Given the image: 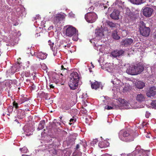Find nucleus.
<instances>
[{
  "mask_svg": "<svg viewBox=\"0 0 156 156\" xmlns=\"http://www.w3.org/2000/svg\"><path fill=\"white\" fill-rule=\"evenodd\" d=\"M18 71L17 69H16V71Z\"/></svg>",
  "mask_w": 156,
  "mask_h": 156,
  "instance_id": "69168bd1",
  "label": "nucleus"
},
{
  "mask_svg": "<svg viewBox=\"0 0 156 156\" xmlns=\"http://www.w3.org/2000/svg\"><path fill=\"white\" fill-rule=\"evenodd\" d=\"M13 107L16 108L17 109L18 108V104L16 103L15 101L13 102Z\"/></svg>",
  "mask_w": 156,
  "mask_h": 156,
  "instance_id": "a19ab883",
  "label": "nucleus"
},
{
  "mask_svg": "<svg viewBox=\"0 0 156 156\" xmlns=\"http://www.w3.org/2000/svg\"><path fill=\"white\" fill-rule=\"evenodd\" d=\"M128 87H127L125 86L123 84V85L122 87H120L119 89V90H122L123 92L126 91L128 90Z\"/></svg>",
  "mask_w": 156,
  "mask_h": 156,
  "instance_id": "c9c22d12",
  "label": "nucleus"
},
{
  "mask_svg": "<svg viewBox=\"0 0 156 156\" xmlns=\"http://www.w3.org/2000/svg\"><path fill=\"white\" fill-rule=\"evenodd\" d=\"M85 122L87 123H88V120L87 118H86L85 119Z\"/></svg>",
  "mask_w": 156,
  "mask_h": 156,
  "instance_id": "603ef678",
  "label": "nucleus"
},
{
  "mask_svg": "<svg viewBox=\"0 0 156 156\" xmlns=\"http://www.w3.org/2000/svg\"><path fill=\"white\" fill-rule=\"evenodd\" d=\"M139 29L140 34L143 36L147 37L149 35L150 32V28L146 27L143 21L140 22Z\"/></svg>",
  "mask_w": 156,
  "mask_h": 156,
  "instance_id": "20e7f679",
  "label": "nucleus"
},
{
  "mask_svg": "<svg viewBox=\"0 0 156 156\" xmlns=\"http://www.w3.org/2000/svg\"><path fill=\"white\" fill-rule=\"evenodd\" d=\"M69 16L71 17H74L75 15L71 12L69 13Z\"/></svg>",
  "mask_w": 156,
  "mask_h": 156,
  "instance_id": "79ce46f5",
  "label": "nucleus"
},
{
  "mask_svg": "<svg viewBox=\"0 0 156 156\" xmlns=\"http://www.w3.org/2000/svg\"><path fill=\"white\" fill-rule=\"evenodd\" d=\"M111 82L112 83L114 86L117 88H119L120 87H122L123 85V83L121 82L117 78L114 76L111 81Z\"/></svg>",
  "mask_w": 156,
  "mask_h": 156,
  "instance_id": "9b49d317",
  "label": "nucleus"
},
{
  "mask_svg": "<svg viewBox=\"0 0 156 156\" xmlns=\"http://www.w3.org/2000/svg\"><path fill=\"white\" fill-rule=\"evenodd\" d=\"M98 142V140L97 139L94 140L93 141V143L94 144H96Z\"/></svg>",
  "mask_w": 156,
  "mask_h": 156,
  "instance_id": "de8ad7c7",
  "label": "nucleus"
},
{
  "mask_svg": "<svg viewBox=\"0 0 156 156\" xmlns=\"http://www.w3.org/2000/svg\"><path fill=\"white\" fill-rule=\"evenodd\" d=\"M23 129L24 130L25 134L27 136H29L32 134V131L30 129V128H27V126H25L23 128Z\"/></svg>",
  "mask_w": 156,
  "mask_h": 156,
  "instance_id": "bb28decb",
  "label": "nucleus"
},
{
  "mask_svg": "<svg viewBox=\"0 0 156 156\" xmlns=\"http://www.w3.org/2000/svg\"><path fill=\"white\" fill-rule=\"evenodd\" d=\"M150 115V113L148 112H147L146 113L145 116L146 118H148L149 117Z\"/></svg>",
  "mask_w": 156,
  "mask_h": 156,
  "instance_id": "a18cd8bd",
  "label": "nucleus"
},
{
  "mask_svg": "<svg viewBox=\"0 0 156 156\" xmlns=\"http://www.w3.org/2000/svg\"><path fill=\"white\" fill-rule=\"evenodd\" d=\"M40 18V17L39 15H37L36 17L34 19H35V20H36L39 21V19Z\"/></svg>",
  "mask_w": 156,
  "mask_h": 156,
  "instance_id": "49530a36",
  "label": "nucleus"
},
{
  "mask_svg": "<svg viewBox=\"0 0 156 156\" xmlns=\"http://www.w3.org/2000/svg\"><path fill=\"white\" fill-rule=\"evenodd\" d=\"M65 14L63 13H59L54 14L52 17V20L55 24H57L63 20L66 16Z\"/></svg>",
  "mask_w": 156,
  "mask_h": 156,
  "instance_id": "0eeeda50",
  "label": "nucleus"
},
{
  "mask_svg": "<svg viewBox=\"0 0 156 156\" xmlns=\"http://www.w3.org/2000/svg\"><path fill=\"white\" fill-rule=\"evenodd\" d=\"M100 5H101L102 7H104V9L107 8V6L105 4L101 3V4H100Z\"/></svg>",
  "mask_w": 156,
  "mask_h": 156,
  "instance_id": "c03bdc74",
  "label": "nucleus"
},
{
  "mask_svg": "<svg viewBox=\"0 0 156 156\" xmlns=\"http://www.w3.org/2000/svg\"><path fill=\"white\" fill-rule=\"evenodd\" d=\"M136 98L138 101L142 102L145 100V95L141 94H139L137 95Z\"/></svg>",
  "mask_w": 156,
  "mask_h": 156,
  "instance_id": "c85d7f7f",
  "label": "nucleus"
},
{
  "mask_svg": "<svg viewBox=\"0 0 156 156\" xmlns=\"http://www.w3.org/2000/svg\"><path fill=\"white\" fill-rule=\"evenodd\" d=\"M105 67V70L109 73H112L114 69L113 65L110 63H106Z\"/></svg>",
  "mask_w": 156,
  "mask_h": 156,
  "instance_id": "b1692460",
  "label": "nucleus"
},
{
  "mask_svg": "<svg viewBox=\"0 0 156 156\" xmlns=\"http://www.w3.org/2000/svg\"><path fill=\"white\" fill-rule=\"evenodd\" d=\"M63 74L62 73H61L60 75L54 72L52 74V79L53 81L55 83L60 81L62 80Z\"/></svg>",
  "mask_w": 156,
  "mask_h": 156,
  "instance_id": "ddd939ff",
  "label": "nucleus"
},
{
  "mask_svg": "<svg viewBox=\"0 0 156 156\" xmlns=\"http://www.w3.org/2000/svg\"><path fill=\"white\" fill-rule=\"evenodd\" d=\"M101 42L100 41H93L92 43L94 44V48L97 50H99L101 52H103L104 50V48H102V44H100V43Z\"/></svg>",
  "mask_w": 156,
  "mask_h": 156,
  "instance_id": "4468645a",
  "label": "nucleus"
},
{
  "mask_svg": "<svg viewBox=\"0 0 156 156\" xmlns=\"http://www.w3.org/2000/svg\"><path fill=\"white\" fill-rule=\"evenodd\" d=\"M119 101L120 102V104L119 105H116L112 101H110L108 105L105 107V109L107 110L116 109L119 108L120 106H123V108L125 109L136 108V107L132 106L126 102L123 99L119 98Z\"/></svg>",
  "mask_w": 156,
  "mask_h": 156,
  "instance_id": "f257e3e1",
  "label": "nucleus"
},
{
  "mask_svg": "<svg viewBox=\"0 0 156 156\" xmlns=\"http://www.w3.org/2000/svg\"><path fill=\"white\" fill-rule=\"evenodd\" d=\"M122 50H114L110 53L111 56L113 58H119L123 53Z\"/></svg>",
  "mask_w": 156,
  "mask_h": 156,
  "instance_id": "2eb2a0df",
  "label": "nucleus"
},
{
  "mask_svg": "<svg viewBox=\"0 0 156 156\" xmlns=\"http://www.w3.org/2000/svg\"><path fill=\"white\" fill-rule=\"evenodd\" d=\"M132 3L136 5H140L143 3L142 0H130Z\"/></svg>",
  "mask_w": 156,
  "mask_h": 156,
  "instance_id": "473e14b6",
  "label": "nucleus"
},
{
  "mask_svg": "<svg viewBox=\"0 0 156 156\" xmlns=\"http://www.w3.org/2000/svg\"><path fill=\"white\" fill-rule=\"evenodd\" d=\"M91 87L92 89L95 90H97L100 87H101V89H102L103 88V86L101 84V83H99L97 81L93 83H91Z\"/></svg>",
  "mask_w": 156,
  "mask_h": 156,
  "instance_id": "5701e85b",
  "label": "nucleus"
},
{
  "mask_svg": "<svg viewBox=\"0 0 156 156\" xmlns=\"http://www.w3.org/2000/svg\"><path fill=\"white\" fill-rule=\"evenodd\" d=\"M98 18L97 15L94 12H87L85 15V18L87 22L92 23L95 21Z\"/></svg>",
  "mask_w": 156,
  "mask_h": 156,
  "instance_id": "423d86ee",
  "label": "nucleus"
},
{
  "mask_svg": "<svg viewBox=\"0 0 156 156\" xmlns=\"http://www.w3.org/2000/svg\"><path fill=\"white\" fill-rule=\"evenodd\" d=\"M154 12V10L151 8L146 7L143 9V15L145 17H149L151 16Z\"/></svg>",
  "mask_w": 156,
  "mask_h": 156,
  "instance_id": "1a4fd4ad",
  "label": "nucleus"
},
{
  "mask_svg": "<svg viewBox=\"0 0 156 156\" xmlns=\"http://www.w3.org/2000/svg\"><path fill=\"white\" fill-rule=\"evenodd\" d=\"M134 66L136 75L140 74L143 71L144 69V65L142 63H139L136 64Z\"/></svg>",
  "mask_w": 156,
  "mask_h": 156,
  "instance_id": "dca6fc26",
  "label": "nucleus"
},
{
  "mask_svg": "<svg viewBox=\"0 0 156 156\" xmlns=\"http://www.w3.org/2000/svg\"><path fill=\"white\" fill-rule=\"evenodd\" d=\"M11 108V109H12V108H13V107H9V108Z\"/></svg>",
  "mask_w": 156,
  "mask_h": 156,
  "instance_id": "e2e57ef3",
  "label": "nucleus"
},
{
  "mask_svg": "<svg viewBox=\"0 0 156 156\" xmlns=\"http://www.w3.org/2000/svg\"><path fill=\"white\" fill-rule=\"evenodd\" d=\"M146 137L147 138H149L150 137V135L148 134H147V135L146 136Z\"/></svg>",
  "mask_w": 156,
  "mask_h": 156,
  "instance_id": "4d7b16f0",
  "label": "nucleus"
},
{
  "mask_svg": "<svg viewBox=\"0 0 156 156\" xmlns=\"http://www.w3.org/2000/svg\"><path fill=\"white\" fill-rule=\"evenodd\" d=\"M66 34L68 36H73V40L74 41H77L78 40V31L76 28L71 25H68L66 27Z\"/></svg>",
  "mask_w": 156,
  "mask_h": 156,
  "instance_id": "f03ea898",
  "label": "nucleus"
},
{
  "mask_svg": "<svg viewBox=\"0 0 156 156\" xmlns=\"http://www.w3.org/2000/svg\"><path fill=\"white\" fill-rule=\"evenodd\" d=\"M36 34L37 35V36H38V34L37 33Z\"/></svg>",
  "mask_w": 156,
  "mask_h": 156,
  "instance_id": "774afa93",
  "label": "nucleus"
},
{
  "mask_svg": "<svg viewBox=\"0 0 156 156\" xmlns=\"http://www.w3.org/2000/svg\"><path fill=\"white\" fill-rule=\"evenodd\" d=\"M76 121V119H75L72 118L70 119L69 121L70 122L69 123V124L71 125L73 123H74Z\"/></svg>",
  "mask_w": 156,
  "mask_h": 156,
  "instance_id": "ea45409f",
  "label": "nucleus"
},
{
  "mask_svg": "<svg viewBox=\"0 0 156 156\" xmlns=\"http://www.w3.org/2000/svg\"><path fill=\"white\" fill-rule=\"evenodd\" d=\"M71 46L70 44H66V45L63 46L66 49H67V48H69Z\"/></svg>",
  "mask_w": 156,
  "mask_h": 156,
  "instance_id": "37998d69",
  "label": "nucleus"
},
{
  "mask_svg": "<svg viewBox=\"0 0 156 156\" xmlns=\"http://www.w3.org/2000/svg\"><path fill=\"white\" fill-rule=\"evenodd\" d=\"M79 80H70L69 83V85L70 88L72 90H75L77 87Z\"/></svg>",
  "mask_w": 156,
  "mask_h": 156,
  "instance_id": "f3484780",
  "label": "nucleus"
},
{
  "mask_svg": "<svg viewBox=\"0 0 156 156\" xmlns=\"http://www.w3.org/2000/svg\"><path fill=\"white\" fill-rule=\"evenodd\" d=\"M119 137L122 140L130 141L133 140V138L129 131L125 129L122 130L119 133Z\"/></svg>",
  "mask_w": 156,
  "mask_h": 156,
  "instance_id": "7ed1b4c3",
  "label": "nucleus"
},
{
  "mask_svg": "<svg viewBox=\"0 0 156 156\" xmlns=\"http://www.w3.org/2000/svg\"><path fill=\"white\" fill-rule=\"evenodd\" d=\"M50 87L51 88H54V86L52 84L50 85Z\"/></svg>",
  "mask_w": 156,
  "mask_h": 156,
  "instance_id": "5fc2aeb1",
  "label": "nucleus"
},
{
  "mask_svg": "<svg viewBox=\"0 0 156 156\" xmlns=\"http://www.w3.org/2000/svg\"><path fill=\"white\" fill-rule=\"evenodd\" d=\"M41 66L42 69L46 71L47 70V67L46 66V65L44 63H43L42 64H41Z\"/></svg>",
  "mask_w": 156,
  "mask_h": 156,
  "instance_id": "4c0bfd02",
  "label": "nucleus"
},
{
  "mask_svg": "<svg viewBox=\"0 0 156 156\" xmlns=\"http://www.w3.org/2000/svg\"><path fill=\"white\" fill-rule=\"evenodd\" d=\"M92 9H94V8L93 6H91V7L89 8L88 9L89 11H91Z\"/></svg>",
  "mask_w": 156,
  "mask_h": 156,
  "instance_id": "8fccbe9b",
  "label": "nucleus"
},
{
  "mask_svg": "<svg viewBox=\"0 0 156 156\" xmlns=\"http://www.w3.org/2000/svg\"><path fill=\"white\" fill-rule=\"evenodd\" d=\"M101 48H104V50L105 49V45L104 44L102 45V47H101Z\"/></svg>",
  "mask_w": 156,
  "mask_h": 156,
  "instance_id": "bf43d9fd",
  "label": "nucleus"
},
{
  "mask_svg": "<svg viewBox=\"0 0 156 156\" xmlns=\"http://www.w3.org/2000/svg\"><path fill=\"white\" fill-rule=\"evenodd\" d=\"M109 144V142L107 140H104L100 141L98 144V146L101 148H105L108 146Z\"/></svg>",
  "mask_w": 156,
  "mask_h": 156,
  "instance_id": "a878e982",
  "label": "nucleus"
},
{
  "mask_svg": "<svg viewBox=\"0 0 156 156\" xmlns=\"http://www.w3.org/2000/svg\"><path fill=\"white\" fill-rule=\"evenodd\" d=\"M119 13L120 12L117 9H115L110 14V17L113 19L118 20L119 18Z\"/></svg>",
  "mask_w": 156,
  "mask_h": 156,
  "instance_id": "412c9836",
  "label": "nucleus"
},
{
  "mask_svg": "<svg viewBox=\"0 0 156 156\" xmlns=\"http://www.w3.org/2000/svg\"><path fill=\"white\" fill-rule=\"evenodd\" d=\"M16 67L15 66H13L12 67V68H13V69H14V68H15Z\"/></svg>",
  "mask_w": 156,
  "mask_h": 156,
  "instance_id": "052dcab7",
  "label": "nucleus"
},
{
  "mask_svg": "<svg viewBox=\"0 0 156 156\" xmlns=\"http://www.w3.org/2000/svg\"><path fill=\"white\" fill-rule=\"evenodd\" d=\"M135 85L138 88H143L145 86V83L142 81L136 80L135 82Z\"/></svg>",
  "mask_w": 156,
  "mask_h": 156,
  "instance_id": "cd10ccee",
  "label": "nucleus"
},
{
  "mask_svg": "<svg viewBox=\"0 0 156 156\" xmlns=\"http://www.w3.org/2000/svg\"><path fill=\"white\" fill-rule=\"evenodd\" d=\"M122 10L123 12L125 13L126 15L129 16L130 15V9L126 7L125 5L124 9H122Z\"/></svg>",
  "mask_w": 156,
  "mask_h": 156,
  "instance_id": "2f4dec72",
  "label": "nucleus"
},
{
  "mask_svg": "<svg viewBox=\"0 0 156 156\" xmlns=\"http://www.w3.org/2000/svg\"><path fill=\"white\" fill-rule=\"evenodd\" d=\"M124 156H148L146 151L140 150L138 152L137 151H133L131 153L124 154Z\"/></svg>",
  "mask_w": 156,
  "mask_h": 156,
  "instance_id": "6e6552de",
  "label": "nucleus"
},
{
  "mask_svg": "<svg viewBox=\"0 0 156 156\" xmlns=\"http://www.w3.org/2000/svg\"><path fill=\"white\" fill-rule=\"evenodd\" d=\"M107 23L108 25L111 27H115L116 26V23H114L112 22H111L110 21H107Z\"/></svg>",
  "mask_w": 156,
  "mask_h": 156,
  "instance_id": "f704fd0d",
  "label": "nucleus"
},
{
  "mask_svg": "<svg viewBox=\"0 0 156 156\" xmlns=\"http://www.w3.org/2000/svg\"><path fill=\"white\" fill-rule=\"evenodd\" d=\"M124 2L122 1L121 0H116L112 5V8H118L120 9H124L125 7L124 5Z\"/></svg>",
  "mask_w": 156,
  "mask_h": 156,
  "instance_id": "9d476101",
  "label": "nucleus"
},
{
  "mask_svg": "<svg viewBox=\"0 0 156 156\" xmlns=\"http://www.w3.org/2000/svg\"><path fill=\"white\" fill-rule=\"evenodd\" d=\"M45 124V121L44 120L41 121L38 125L37 129L38 130H40L43 129L44 128Z\"/></svg>",
  "mask_w": 156,
  "mask_h": 156,
  "instance_id": "c756f323",
  "label": "nucleus"
},
{
  "mask_svg": "<svg viewBox=\"0 0 156 156\" xmlns=\"http://www.w3.org/2000/svg\"><path fill=\"white\" fill-rule=\"evenodd\" d=\"M49 45L50 46L51 48L52 49L53 51V55L54 56L58 55L59 57L60 55L59 49L57 48V47H55L54 48L52 47L54 45V43L52 42L51 40L48 41Z\"/></svg>",
  "mask_w": 156,
  "mask_h": 156,
  "instance_id": "f8f14e48",
  "label": "nucleus"
},
{
  "mask_svg": "<svg viewBox=\"0 0 156 156\" xmlns=\"http://www.w3.org/2000/svg\"><path fill=\"white\" fill-rule=\"evenodd\" d=\"M13 2H14V1H13ZM13 2V5H15V3H14V2Z\"/></svg>",
  "mask_w": 156,
  "mask_h": 156,
  "instance_id": "338daca9",
  "label": "nucleus"
},
{
  "mask_svg": "<svg viewBox=\"0 0 156 156\" xmlns=\"http://www.w3.org/2000/svg\"><path fill=\"white\" fill-rule=\"evenodd\" d=\"M151 105L153 108L156 109V101H153L151 103Z\"/></svg>",
  "mask_w": 156,
  "mask_h": 156,
  "instance_id": "58836bf2",
  "label": "nucleus"
},
{
  "mask_svg": "<svg viewBox=\"0 0 156 156\" xmlns=\"http://www.w3.org/2000/svg\"><path fill=\"white\" fill-rule=\"evenodd\" d=\"M61 70H63L64 72H62L63 74H65L68 71V67L66 66V65L64 64V65H62L61 66Z\"/></svg>",
  "mask_w": 156,
  "mask_h": 156,
  "instance_id": "72a5a7b5",
  "label": "nucleus"
},
{
  "mask_svg": "<svg viewBox=\"0 0 156 156\" xmlns=\"http://www.w3.org/2000/svg\"><path fill=\"white\" fill-rule=\"evenodd\" d=\"M76 148L78 149L79 147V145L78 144H77L76 146Z\"/></svg>",
  "mask_w": 156,
  "mask_h": 156,
  "instance_id": "6e6d98bb",
  "label": "nucleus"
},
{
  "mask_svg": "<svg viewBox=\"0 0 156 156\" xmlns=\"http://www.w3.org/2000/svg\"><path fill=\"white\" fill-rule=\"evenodd\" d=\"M146 94L148 97L154 96L156 94V87H151Z\"/></svg>",
  "mask_w": 156,
  "mask_h": 156,
  "instance_id": "6ab92c4d",
  "label": "nucleus"
},
{
  "mask_svg": "<svg viewBox=\"0 0 156 156\" xmlns=\"http://www.w3.org/2000/svg\"><path fill=\"white\" fill-rule=\"evenodd\" d=\"M126 72L129 74L132 75H136L135 66H129L126 70Z\"/></svg>",
  "mask_w": 156,
  "mask_h": 156,
  "instance_id": "a211bd4d",
  "label": "nucleus"
},
{
  "mask_svg": "<svg viewBox=\"0 0 156 156\" xmlns=\"http://www.w3.org/2000/svg\"><path fill=\"white\" fill-rule=\"evenodd\" d=\"M112 37L115 39L118 40L120 39V37L118 35L116 31H114L112 33Z\"/></svg>",
  "mask_w": 156,
  "mask_h": 156,
  "instance_id": "7c9ffc66",
  "label": "nucleus"
},
{
  "mask_svg": "<svg viewBox=\"0 0 156 156\" xmlns=\"http://www.w3.org/2000/svg\"><path fill=\"white\" fill-rule=\"evenodd\" d=\"M70 79L74 80H79V76L77 72H73L70 74Z\"/></svg>",
  "mask_w": 156,
  "mask_h": 156,
  "instance_id": "393cba45",
  "label": "nucleus"
},
{
  "mask_svg": "<svg viewBox=\"0 0 156 156\" xmlns=\"http://www.w3.org/2000/svg\"><path fill=\"white\" fill-rule=\"evenodd\" d=\"M34 55L41 60L45 59L47 57V54L42 52H35Z\"/></svg>",
  "mask_w": 156,
  "mask_h": 156,
  "instance_id": "aec40b11",
  "label": "nucleus"
},
{
  "mask_svg": "<svg viewBox=\"0 0 156 156\" xmlns=\"http://www.w3.org/2000/svg\"><path fill=\"white\" fill-rule=\"evenodd\" d=\"M25 76L26 77H28L29 76V74L28 73H25Z\"/></svg>",
  "mask_w": 156,
  "mask_h": 156,
  "instance_id": "864d4df0",
  "label": "nucleus"
},
{
  "mask_svg": "<svg viewBox=\"0 0 156 156\" xmlns=\"http://www.w3.org/2000/svg\"><path fill=\"white\" fill-rule=\"evenodd\" d=\"M44 23H45V21H42L41 22V23L43 25L44 24Z\"/></svg>",
  "mask_w": 156,
  "mask_h": 156,
  "instance_id": "13d9d810",
  "label": "nucleus"
},
{
  "mask_svg": "<svg viewBox=\"0 0 156 156\" xmlns=\"http://www.w3.org/2000/svg\"><path fill=\"white\" fill-rule=\"evenodd\" d=\"M154 35H155V36L156 37V30L155 32V33Z\"/></svg>",
  "mask_w": 156,
  "mask_h": 156,
  "instance_id": "680f3d73",
  "label": "nucleus"
},
{
  "mask_svg": "<svg viewBox=\"0 0 156 156\" xmlns=\"http://www.w3.org/2000/svg\"><path fill=\"white\" fill-rule=\"evenodd\" d=\"M30 64V62L29 61H27V62H26V64H27V67H28L29 66V65Z\"/></svg>",
  "mask_w": 156,
  "mask_h": 156,
  "instance_id": "3c124183",
  "label": "nucleus"
},
{
  "mask_svg": "<svg viewBox=\"0 0 156 156\" xmlns=\"http://www.w3.org/2000/svg\"><path fill=\"white\" fill-rule=\"evenodd\" d=\"M133 41V40L131 38H126L123 39L121 42V44L125 46H128L130 45Z\"/></svg>",
  "mask_w": 156,
  "mask_h": 156,
  "instance_id": "4be33fe9",
  "label": "nucleus"
},
{
  "mask_svg": "<svg viewBox=\"0 0 156 156\" xmlns=\"http://www.w3.org/2000/svg\"><path fill=\"white\" fill-rule=\"evenodd\" d=\"M20 116H21V115H20ZM18 118H19V119H23V118L24 117V115H22V116L21 117V116H20V115H18Z\"/></svg>",
  "mask_w": 156,
  "mask_h": 156,
  "instance_id": "09e8293b",
  "label": "nucleus"
},
{
  "mask_svg": "<svg viewBox=\"0 0 156 156\" xmlns=\"http://www.w3.org/2000/svg\"><path fill=\"white\" fill-rule=\"evenodd\" d=\"M62 117H60V119H62Z\"/></svg>",
  "mask_w": 156,
  "mask_h": 156,
  "instance_id": "0e129e2a",
  "label": "nucleus"
},
{
  "mask_svg": "<svg viewBox=\"0 0 156 156\" xmlns=\"http://www.w3.org/2000/svg\"><path fill=\"white\" fill-rule=\"evenodd\" d=\"M20 150L21 151L22 153H25L27 152L28 151V149L27 148L25 147H23L22 148H20Z\"/></svg>",
  "mask_w": 156,
  "mask_h": 156,
  "instance_id": "e433bc0d",
  "label": "nucleus"
},
{
  "mask_svg": "<svg viewBox=\"0 0 156 156\" xmlns=\"http://www.w3.org/2000/svg\"><path fill=\"white\" fill-rule=\"evenodd\" d=\"M104 29L102 27L97 29L95 32V37L91 40L90 41L91 43H92L93 41H100V40L104 37Z\"/></svg>",
  "mask_w": 156,
  "mask_h": 156,
  "instance_id": "39448f33",
  "label": "nucleus"
}]
</instances>
